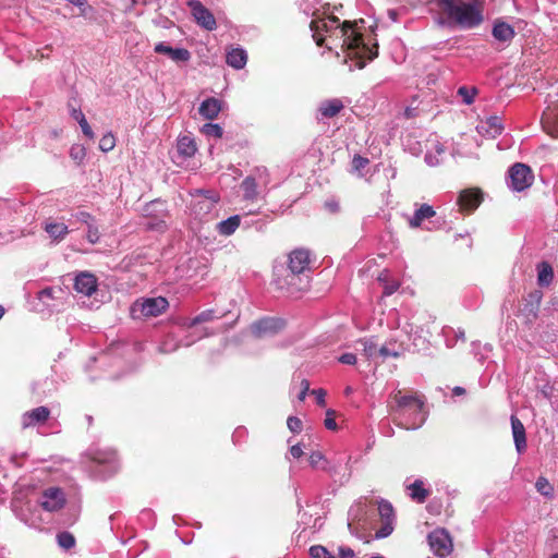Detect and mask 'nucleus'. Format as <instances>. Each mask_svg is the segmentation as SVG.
Instances as JSON below:
<instances>
[{"instance_id":"59","label":"nucleus","mask_w":558,"mask_h":558,"mask_svg":"<svg viewBox=\"0 0 558 558\" xmlns=\"http://www.w3.org/2000/svg\"><path fill=\"white\" fill-rule=\"evenodd\" d=\"M308 390H310V381L307 379H302L301 380V390L298 395V400L301 402L304 401L307 396Z\"/></svg>"},{"instance_id":"53","label":"nucleus","mask_w":558,"mask_h":558,"mask_svg":"<svg viewBox=\"0 0 558 558\" xmlns=\"http://www.w3.org/2000/svg\"><path fill=\"white\" fill-rule=\"evenodd\" d=\"M86 239L90 244H96L99 242L100 233L96 221L87 226Z\"/></svg>"},{"instance_id":"9","label":"nucleus","mask_w":558,"mask_h":558,"mask_svg":"<svg viewBox=\"0 0 558 558\" xmlns=\"http://www.w3.org/2000/svg\"><path fill=\"white\" fill-rule=\"evenodd\" d=\"M275 283L278 289L284 291L287 294L296 296L299 293L310 288L311 276L286 271L284 275L278 276L275 279Z\"/></svg>"},{"instance_id":"60","label":"nucleus","mask_w":558,"mask_h":558,"mask_svg":"<svg viewBox=\"0 0 558 558\" xmlns=\"http://www.w3.org/2000/svg\"><path fill=\"white\" fill-rule=\"evenodd\" d=\"M425 162L430 167H435L440 163V159L435 153H426Z\"/></svg>"},{"instance_id":"3","label":"nucleus","mask_w":558,"mask_h":558,"mask_svg":"<svg viewBox=\"0 0 558 558\" xmlns=\"http://www.w3.org/2000/svg\"><path fill=\"white\" fill-rule=\"evenodd\" d=\"M392 422L404 429H418L425 423L428 412L425 400L418 395H401L397 391L389 404Z\"/></svg>"},{"instance_id":"36","label":"nucleus","mask_w":558,"mask_h":558,"mask_svg":"<svg viewBox=\"0 0 558 558\" xmlns=\"http://www.w3.org/2000/svg\"><path fill=\"white\" fill-rule=\"evenodd\" d=\"M178 153L183 157H192L196 153L194 140L187 135L181 136L177 144Z\"/></svg>"},{"instance_id":"30","label":"nucleus","mask_w":558,"mask_h":558,"mask_svg":"<svg viewBox=\"0 0 558 558\" xmlns=\"http://www.w3.org/2000/svg\"><path fill=\"white\" fill-rule=\"evenodd\" d=\"M241 225V216L240 215H233L229 218L219 221L215 226V231L222 236H230L232 235L238 228Z\"/></svg>"},{"instance_id":"51","label":"nucleus","mask_w":558,"mask_h":558,"mask_svg":"<svg viewBox=\"0 0 558 558\" xmlns=\"http://www.w3.org/2000/svg\"><path fill=\"white\" fill-rule=\"evenodd\" d=\"M56 289L52 287H47L40 290L37 294V298L40 302H43L46 306H50L49 301L54 299Z\"/></svg>"},{"instance_id":"37","label":"nucleus","mask_w":558,"mask_h":558,"mask_svg":"<svg viewBox=\"0 0 558 558\" xmlns=\"http://www.w3.org/2000/svg\"><path fill=\"white\" fill-rule=\"evenodd\" d=\"M378 281L383 284L384 295L386 296L392 295L400 287V282L398 280L389 279L388 270H383L379 274Z\"/></svg>"},{"instance_id":"43","label":"nucleus","mask_w":558,"mask_h":558,"mask_svg":"<svg viewBox=\"0 0 558 558\" xmlns=\"http://www.w3.org/2000/svg\"><path fill=\"white\" fill-rule=\"evenodd\" d=\"M57 543L61 548L69 550L74 547L75 537L70 532H66V531L60 532L57 535Z\"/></svg>"},{"instance_id":"45","label":"nucleus","mask_w":558,"mask_h":558,"mask_svg":"<svg viewBox=\"0 0 558 558\" xmlns=\"http://www.w3.org/2000/svg\"><path fill=\"white\" fill-rule=\"evenodd\" d=\"M396 520L381 521L380 527L375 533V538L381 539L388 537L395 530Z\"/></svg>"},{"instance_id":"47","label":"nucleus","mask_w":558,"mask_h":558,"mask_svg":"<svg viewBox=\"0 0 558 558\" xmlns=\"http://www.w3.org/2000/svg\"><path fill=\"white\" fill-rule=\"evenodd\" d=\"M535 487H536V490L543 495V496H551L553 495V492H554V488L553 486L550 485V483L547 481V478L541 476L537 478L536 483H535Z\"/></svg>"},{"instance_id":"40","label":"nucleus","mask_w":558,"mask_h":558,"mask_svg":"<svg viewBox=\"0 0 558 558\" xmlns=\"http://www.w3.org/2000/svg\"><path fill=\"white\" fill-rule=\"evenodd\" d=\"M17 203L7 198H0V221L8 220L16 210Z\"/></svg>"},{"instance_id":"38","label":"nucleus","mask_w":558,"mask_h":558,"mask_svg":"<svg viewBox=\"0 0 558 558\" xmlns=\"http://www.w3.org/2000/svg\"><path fill=\"white\" fill-rule=\"evenodd\" d=\"M410 496L412 499L424 502L425 499L428 497L429 492L423 487V481L422 480H415L410 486Z\"/></svg>"},{"instance_id":"57","label":"nucleus","mask_w":558,"mask_h":558,"mask_svg":"<svg viewBox=\"0 0 558 558\" xmlns=\"http://www.w3.org/2000/svg\"><path fill=\"white\" fill-rule=\"evenodd\" d=\"M338 361L345 365H354L357 361L356 355L354 353H343L339 356Z\"/></svg>"},{"instance_id":"4","label":"nucleus","mask_w":558,"mask_h":558,"mask_svg":"<svg viewBox=\"0 0 558 558\" xmlns=\"http://www.w3.org/2000/svg\"><path fill=\"white\" fill-rule=\"evenodd\" d=\"M350 459V456L343 453L329 460L320 451H312L308 463L314 470L327 472L335 481H338L337 477H339L340 484H343L349 481L351 475L349 471Z\"/></svg>"},{"instance_id":"28","label":"nucleus","mask_w":558,"mask_h":558,"mask_svg":"<svg viewBox=\"0 0 558 558\" xmlns=\"http://www.w3.org/2000/svg\"><path fill=\"white\" fill-rule=\"evenodd\" d=\"M492 35L496 40L505 45H509L514 38L515 32L510 24L502 21H497L493 26Z\"/></svg>"},{"instance_id":"15","label":"nucleus","mask_w":558,"mask_h":558,"mask_svg":"<svg viewBox=\"0 0 558 558\" xmlns=\"http://www.w3.org/2000/svg\"><path fill=\"white\" fill-rule=\"evenodd\" d=\"M267 180L259 174L257 179L255 175H247L240 184L243 194V199L246 202H257L263 197L262 185L266 186Z\"/></svg>"},{"instance_id":"31","label":"nucleus","mask_w":558,"mask_h":558,"mask_svg":"<svg viewBox=\"0 0 558 558\" xmlns=\"http://www.w3.org/2000/svg\"><path fill=\"white\" fill-rule=\"evenodd\" d=\"M436 215L434 208L428 204H422L409 219V226L413 229L420 228L424 220L430 219Z\"/></svg>"},{"instance_id":"44","label":"nucleus","mask_w":558,"mask_h":558,"mask_svg":"<svg viewBox=\"0 0 558 558\" xmlns=\"http://www.w3.org/2000/svg\"><path fill=\"white\" fill-rule=\"evenodd\" d=\"M202 132L206 136L215 137V138H221L223 135V129L217 124V123H205L202 128Z\"/></svg>"},{"instance_id":"49","label":"nucleus","mask_w":558,"mask_h":558,"mask_svg":"<svg viewBox=\"0 0 558 558\" xmlns=\"http://www.w3.org/2000/svg\"><path fill=\"white\" fill-rule=\"evenodd\" d=\"M85 156H86V149L84 146L82 145H78V144H74L71 148H70V157L76 162V163H81L84 159H85Z\"/></svg>"},{"instance_id":"6","label":"nucleus","mask_w":558,"mask_h":558,"mask_svg":"<svg viewBox=\"0 0 558 558\" xmlns=\"http://www.w3.org/2000/svg\"><path fill=\"white\" fill-rule=\"evenodd\" d=\"M143 216L145 218L143 222L145 230L162 233L168 229L166 221L168 211L163 202L155 199L146 204L143 208Z\"/></svg>"},{"instance_id":"18","label":"nucleus","mask_w":558,"mask_h":558,"mask_svg":"<svg viewBox=\"0 0 558 558\" xmlns=\"http://www.w3.org/2000/svg\"><path fill=\"white\" fill-rule=\"evenodd\" d=\"M98 287L96 276L89 271H81L75 276L74 290L83 295L92 296Z\"/></svg>"},{"instance_id":"13","label":"nucleus","mask_w":558,"mask_h":558,"mask_svg":"<svg viewBox=\"0 0 558 558\" xmlns=\"http://www.w3.org/2000/svg\"><path fill=\"white\" fill-rule=\"evenodd\" d=\"M286 327V320L280 317H263L251 325L252 333L257 337L274 336Z\"/></svg>"},{"instance_id":"7","label":"nucleus","mask_w":558,"mask_h":558,"mask_svg":"<svg viewBox=\"0 0 558 558\" xmlns=\"http://www.w3.org/2000/svg\"><path fill=\"white\" fill-rule=\"evenodd\" d=\"M534 182V173L530 166L515 162L507 172L506 183L512 192H523L532 186Z\"/></svg>"},{"instance_id":"22","label":"nucleus","mask_w":558,"mask_h":558,"mask_svg":"<svg viewBox=\"0 0 558 558\" xmlns=\"http://www.w3.org/2000/svg\"><path fill=\"white\" fill-rule=\"evenodd\" d=\"M476 131L482 136L495 138L502 133L504 125L499 117L492 116L481 121L476 126Z\"/></svg>"},{"instance_id":"64","label":"nucleus","mask_w":558,"mask_h":558,"mask_svg":"<svg viewBox=\"0 0 558 558\" xmlns=\"http://www.w3.org/2000/svg\"><path fill=\"white\" fill-rule=\"evenodd\" d=\"M69 108H70V116L75 121L78 120L82 116H84V113L82 112V110L80 108H75L71 104H69Z\"/></svg>"},{"instance_id":"25","label":"nucleus","mask_w":558,"mask_h":558,"mask_svg":"<svg viewBox=\"0 0 558 558\" xmlns=\"http://www.w3.org/2000/svg\"><path fill=\"white\" fill-rule=\"evenodd\" d=\"M510 422L515 449L518 453H523L526 450L525 427L515 415H511Z\"/></svg>"},{"instance_id":"55","label":"nucleus","mask_w":558,"mask_h":558,"mask_svg":"<svg viewBox=\"0 0 558 558\" xmlns=\"http://www.w3.org/2000/svg\"><path fill=\"white\" fill-rule=\"evenodd\" d=\"M368 163L369 160L366 157L355 155L352 160V169L360 173Z\"/></svg>"},{"instance_id":"61","label":"nucleus","mask_w":558,"mask_h":558,"mask_svg":"<svg viewBox=\"0 0 558 558\" xmlns=\"http://www.w3.org/2000/svg\"><path fill=\"white\" fill-rule=\"evenodd\" d=\"M355 553L352 548L340 546L339 547V557L340 558H354Z\"/></svg>"},{"instance_id":"11","label":"nucleus","mask_w":558,"mask_h":558,"mask_svg":"<svg viewBox=\"0 0 558 558\" xmlns=\"http://www.w3.org/2000/svg\"><path fill=\"white\" fill-rule=\"evenodd\" d=\"M168 306L169 303L166 298H149L135 302L132 307V313L134 316L138 317H156L163 313Z\"/></svg>"},{"instance_id":"20","label":"nucleus","mask_w":558,"mask_h":558,"mask_svg":"<svg viewBox=\"0 0 558 558\" xmlns=\"http://www.w3.org/2000/svg\"><path fill=\"white\" fill-rule=\"evenodd\" d=\"M344 108L340 98H329L319 102L317 108V120L323 121L338 116Z\"/></svg>"},{"instance_id":"39","label":"nucleus","mask_w":558,"mask_h":558,"mask_svg":"<svg viewBox=\"0 0 558 558\" xmlns=\"http://www.w3.org/2000/svg\"><path fill=\"white\" fill-rule=\"evenodd\" d=\"M69 220H74L75 222H80L81 225H84L86 227L96 221L95 217L92 214L80 208L73 209L71 211V218Z\"/></svg>"},{"instance_id":"10","label":"nucleus","mask_w":558,"mask_h":558,"mask_svg":"<svg viewBox=\"0 0 558 558\" xmlns=\"http://www.w3.org/2000/svg\"><path fill=\"white\" fill-rule=\"evenodd\" d=\"M96 463L95 471L104 478L110 477L119 470V461L116 451L99 450L93 454Z\"/></svg>"},{"instance_id":"29","label":"nucleus","mask_w":558,"mask_h":558,"mask_svg":"<svg viewBox=\"0 0 558 558\" xmlns=\"http://www.w3.org/2000/svg\"><path fill=\"white\" fill-rule=\"evenodd\" d=\"M226 63L234 70H242L247 63V53L242 47H235L226 54Z\"/></svg>"},{"instance_id":"62","label":"nucleus","mask_w":558,"mask_h":558,"mask_svg":"<svg viewBox=\"0 0 558 558\" xmlns=\"http://www.w3.org/2000/svg\"><path fill=\"white\" fill-rule=\"evenodd\" d=\"M312 393L315 395L316 402L318 405H325L326 392L324 389H315L312 391Z\"/></svg>"},{"instance_id":"33","label":"nucleus","mask_w":558,"mask_h":558,"mask_svg":"<svg viewBox=\"0 0 558 558\" xmlns=\"http://www.w3.org/2000/svg\"><path fill=\"white\" fill-rule=\"evenodd\" d=\"M45 231L51 239L60 241L69 233V228L63 222L47 221L45 223Z\"/></svg>"},{"instance_id":"56","label":"nucleus","mask_w":558,"mask_h":558,"mask_svg":"<svg viewBox=\"0 0 558 558\" xmlns=\"http://www.w3.org/2000/svg\"><path fill=\"white\" fill-rule=\"evenodd\" d=\"M378 355L381 356L383 359L398 357L400 356V352L390 349L388 345H383L378 350Z\"/></svg>"},{"instance_id":"1","label":"nucleus","mask_w":558,"mask_h":558,"mask_svg":"<svg viewBox=\"0 0 558 558\" xmlns=\"http://www.w3.org/2000/svg\"><path fill=\"white\" fill-rule=\"evenodd\" d=\"M311 31L317 46L325 45L329 50L335 49L338 58L340 52L337 49H340L343 56L342 62L349 65L350 71L363 69L378 54L377 45L369 47L362 34L354 28V24L348 21L341 24L336 16L313 20Z\"/></svg>"},{"instance_id":"58","label":"nucleus","mask_w":558,"mask_h":558,"mask_svg":"<svg viewBox=\"0 0 558 558\" xmlns=\"http://www.w3.org/2000/svg\"><path fill=\"white\" fill-rule=\"evenodd\" d=\"M333 413H335L333 411L328 410L327 411V416H326L325 422H324L326 428L330 429V430H336L337 429L336 420L332 417Z\"/></svg>"},{"instance_id":"23","label":"nucleus","mask_w":558,"mask_h":558,"mask_svg":"<svg viewBox=\"0 0 558 558\" xmlns=\"http://www.w3.org/2000/svg\"><path fill=\"white\" fill-rule=\"evenodd\" d=\"M50 416V410L45 407H38L22 415V426L24 428L45 423Z\"/></svg>"},{"instance_id":"54","label":"nucleus","mask_w":558,"mask_h":558,"mask_svg":"<svg viewBox=\"0 0 558 558\" xmlns=\"http://www.w3.org/2000/svg\"><path fill=\"white\" fill-rule=\"evenodd\" d=\"M287 426L291 433L299 434L302 432L303 423L296 416H289L287 420Z\"/></svg>"},{"instance_id":"42","label":"nucleus","mask_w":558,"mask_h":558,"mask_svg":"<svg viewBox=\"0 0 558 558\" xmlns=\"http://www.w3.org/2000/svg\"><path fill=\"white\" fill-rule=\"evenodd\" d=\"M378 513L381 521L396 520L392 505L385 499L378 502Z\"/></svg>"},{"instance_id":"8","label":"nucleus","mask_w":558,"mask_h":558,"mask_svg":"<svg viewBox=\"0 0 558 558\" xmlns=\"http://www.w3.org/2000/svg\"><path fill=\"white\" fill-rule=\"evenodd\" d=\"M203 197L193 202L191 206L192 214L202 222H207L217 218L219 215V197L210 191H199Z\"/></svg>"},{"instance_id":"41","label":"nucleus","mask_w":558,"mask_h":558,"mask_svg":"<svg viewBox=\"0 0 558 558\" xmlns=\"http://www.w3.org/2000/svg\"><path fill=\"white\" fill-rule=\"evenodd\" d=\"M215 318H217V316L215 315V311L214 310H205V311L201 312L198 315H196L194 318H192L187 323L186 326L189 328H193L196 325H199V324H203V323H207V322H211Z\"/></svg>"},{"instance_id":"27","label":"nucleus","mask_w":558,"mask_h":558,"mask_svg":"<svg viewBox=\"0 0 558 558\" xmlns=\"http://www.w3.org/2000/svg\"><path fill=\"white\" fill-rule=\"evenodd\" d=\"M221 109L222 101L220 99L216 97H208L201 102L198 112L203 118L207 120H214L218 117Z\"/></svg>"},{"instance_id":"26","label":"nucleus","mask_w":558,"mask_h":558,"mask_svg":"<svg viewBox=\"0 0 558 558\" xmlns=\"http://www.w3.org/2000/svg\"><path fill=\"white\" fill-rule=\"evenodd\" d=\"M543 130L554 138H558V104L542 116Z\"/></svg>"},{"instance_id":"19","label":"nucleus","mask_w":558,"mask_h":558,"mask_svg":"<svg viewBox=\"0 0 558 558\" xmlns=\"http://www.w3.org/2000/svg\"><path fill=\"white\" fill-rule=\"evenodd\" d=\"M154 51L159 54L168 56L175 63H187L192 54L186 48L177 47L173 48L163 41H159L155 45Z\"/></svg>"},{"instance_id":"52","label":"nucleus","mask_w":558,"mask_h":558,"mask_svg":"<svg viewBox=\"0 0 558 558\" xmlns=\"http://www.w3.org/2000/svg\"><path fill=\"white\" fill-rule=\"evenodd\" d=\"M364 506L363 505H357L355 507H351L350 510H349V522H348V527L350 529L351 532L352 531V527H353V523L355 520H360L359 517L360 514L364 513Z\"/></svg>"},{"instance_id":"5","label":"nucleus","mask_w":558,"mask_h":558,"mask_svg":"<svg viewBox=\"0 0 558 558\" xmlns=\"http://www.w3.org/2000/svg\"><path fill=\"white\" fill-rule=\"evenodd\" d=\"M543 291L534 289L522 298L519 304L518 318L521 324L532 330L539 317Z\"/></svg>"},{"instance_id":"32","label":"nucleus","mask_w":558,"mask_h":558,"mask_svg":"<svg viewBox=\"0 0 558 558\" xmlns=\"http://www.w3.org/2000/svg\"><path fill=\"white\" fill-rule=\"evenodd\" d=\"M13 510L16 517L24 522L26 525L31 527H35L38 524V517L36 515V511L32 509L29 504H25L23 507L17 509L16 505H13Z\"/></svg>"},{"instance_id":"16","label":"nucleus","mask_w":558,"mask_h":558,"mask_svg":"<svg viewBox=\"0 0 558 558\" xmlns=\"http://www.w3.org/2000/svg\"><path fill=\"white\" fill-rule=\"evenodd\" d=\"M428 544L432 551L439 556L445 557L452 550L451 538L445 530L437 529L428 534Z\"/></svg>"},{"instance_id":"14","label":"nucleus","mask_w":558,"mask_h":558,"mask_svg":"<svg viewBox=\"0 0 558 558\" xmlns=\"http://www.w3.org/2000/svg\"><path fill=\"white\" fill-rule=\"evenodd\" d=\"M38 504L48 512L58 511L65 505V494L60 487H48L41 493Z\"/></svg>"},{"instance_id":"24","label":"nucleus","mask_w":558,"mask_h":558,"mask_svg":"<svg viewBox=\"0 0 558 558\" xmlns=\"http://www.w3.org/2000/svg\"><path fill=\"white\" fill-rule=\"evenodd\" d=\"M482 202V195L478 190H465L460 192L457 204L461 210L473 211Z\"/></svg>"},{"instance_id":"21","label":"nucleus","mask_w":558,"mask_h":558,"mask_svg":"<svg viewBox=\"0 0 558 558\" xmlns=\"http://www.w3.org/2000/svg\"><path fill=\"white\" fill-rule=\"evenodd\" d=\"M209 335H211V332H208L207 329H204L203 332H197L196 335L191 333L185 339H182L180 342H172L171 340H165L159 344L158 351L163 354L172 353L181 345L190 347L193 343H195L197 340H201L202 338L207 337Z\"/></svg>"},{"instance_id":"12","label":"nucleus","mask_w":558,"mask_h":558,"mask_svg":"<svg viewBox=\"0 0 558 558\" xmlns=\"http://www.w3.org/2000/svg\"><path fill=\"white\" fill-rule=\"evenodd\" d=\"M186 5L198 26L209 32L217 28L214 14L199 0H187Z\"/></svg>"},{"instance_id":"63","label":"nucleus","mask_w":558,"mask_h":558,"mask_svg":"<svg viewBox=\"0 0 558 558\" xmlns=\"http://www.w3.org/2000/svg\"><path fill=\"white\" fill-rule=\"evenodd\" d=\"M80 126H81V129H82L83 134H84L86 137H88V138H90V140H92V138H94V132H93V130H92V128H90V125L88 124V122H87V121H84V123H81V125H80Z\"/></svg>"},{"instance_id":"2","label":"nucleus","mask_w":558,"mask_h":558,"mask_svg":"<svg viewBox=\"0 0 558 558\" xmlns=\"http://www.w3.org/2000/svg\"><path fill=\"white\" fill-rule=\"evenodd\" d=\"M440 12L437 22L450 28L471 29L483 22L482 5L476 0H436Z\"/></svg>"},{"instance_id":"35","label":"nucleus","mask_w":558,"mask_h":558,"mask_svg":"<svg viewBox=\"0 0 558 558\" xmlns=\"http://www.w3.org/2000/svg\"><path fill=\"white\" fill-rule=\"evenodd\" d=\"M554 279V270L550 264L542 262L537 266V282L541 287H548Z\"/></svg>"},{"instance_id":"34","label":"nucleus","mask_w":558,"mask_h":558,"mask_svg":"<svg viewBox=\"0 0 558 558\" xmlns=\"http://www.w3.org/2000/svg\"><path fill=\"white\" fill-rule=\"evenodd\" d=\"M402 145L404 150L413 156H420L423 153V145L413 133H408L402 136Z\"/></svg>"},{"instance_id":"48","label":"nucleus","mask_w":558,"mask_h":558,"mask_svg":"<svg viewBox=\"0 0 558 558\" xmlns=\"http://www.w3.org/2000/svg\"><path fill=\"white\" fill-rule=\"evenodd\" d=\"M116 146V138L112 133L105 134L99 141V148L104 153L112 150Z\"/></svg>"},{"instance_id":"17","label":"nucleus","mask_w":558,"mask_h":558,"mask_svg":"<svg viewBox=\"0 0 558 558\" xmlns=\"http://www.w3.org/2000/svg\"><path fill=\"white\" fill-rule=\"evenodd\" d=\"M286 271H293L301 275H310V251L296 248L289 254V262Z\"/></svg>"},{"instance_id":"46","label":"nucleus","mask_w":558,"mask_h":558,"mask_svg":"<svg viewBox=\"0 0 558 558\" xmlns=\"http://www.w3.org/2000/svg\"><path fill=\"white\" fill-rule=\"evenodd\" d=\"M363 345V352L367 359H373L378 355L377 344L373 339H363L360 341Z\"/></svg>"},{"instance_id":"50","label":"nucleus","mask_w":558,"mask_h":558,"mask_svg":"<svg viewBox=\"0 0 558 558\" xmlns=\"http://www.w3.org/2000/svg\"><path fill=\"white\" fill-rule=\"evenodd\" d=\"M311 558H336L324 546L315 545L310 548Z\"/></svg>"}]
</instances>
